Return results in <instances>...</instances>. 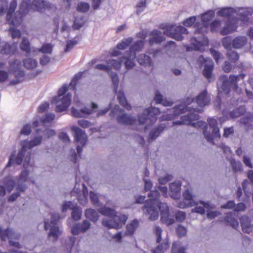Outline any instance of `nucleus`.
Segmentation results:
<instances>
[{
	"label": "nucleus",
	"mask_w": 253,
	"mask_h": 253,
	"mask_svg": "<svg viewBox=\"0 0 253 253\" xmlns=\"http://www.w3.org/2000/svg\"><path fill=\"white\" fill-rule=\"evenodd\" d=\"M110 219L103 218L102 220V225L108 229H119L124 225L128 218V216L126 214H120L119 215L110 217Z\"/></svg>",
	"instance_id": "8"
},
{
	"label": "nucleus",
	"mask_w": 253,
	"mask_h": 253,
	"mask_svg": "<svg viewBox=\"0 0 253 253\" xmlns=\"http://www.w3.org/2000/svg\"><path fill=\"white\" fill-rule=\"evenodd\" d=\"M185 248L179 243H174L172 245V253H184Z\"/></svg>",
	"instance_id": "47"
},
{
	"label": "nucleus",
	"mask_w": 253,
	"mask_h": 253,
	"mask_svg": "<svg viewBox=\"0 0 253 253\" xmlns=\"http://www.w3.org/2000/svg\"><path fill=\"white\" fill-rule=\"evenodd\" d=\"M138 62L144 66H150L152 64L151 58L146 54H140L137 58Z\"/></svg>",
	"instance_id": "34"
},
{
	"label": "nucleus",
	"mask_w": 253,
	"mask_h": 253,
	"mask_svg": "<svg viewBox=\"0 0 253 253\" xmlns=\"http://www.w3.org/2000/svg\"><path fill=\"white\" fill-rule=\"evenodd\" d=\"M231 165L235 171L242 170V165L240 162H236L234 160L231 161Z\"/></svg>",
	"instance_id": "59"
},
{
	"label": "nucleus",
	"mask_w": 253,
	"mask_h": 253,
	"mask_svg": "<svg viewBox=\"0 0 253 253\" xmlns=\"http://www.w3.org/2000/svg\"><path fill=\"white\" fill-rule=\"evenodd\" d=\"M84 21L82 17L77 18L75 19L72 28L74 30H78L84 25Z\"/></svg>",
	"instance_id": "56"
},
{
	"label": "nucleus",
	"mask_w": 253,
	"mask_h": 253,
	"mask_svg": "<svg viewBox=\"0 0 253 253\" xmlns=\"http://www.w3.org/2000/svg\"><path fill=\"white\" fill-rule=\"evenodd\" d=\"M58 26L60 27L62 32H69L70 30V26L64 19L62 20L60 24L58 25Z\"/></svg>",
	"instance_id": "63"
},
{
	"label": "nucleus",
	"mask_w": 253,
	"mask_h": 253,
	"mask_svg": "<svg viewBox=\"0 0 253 253\" xmlns=\"http://www.w3.org/2000/svg\"><path fill=\"white\" fill-rule=\"evenodd\" d=\"M199 60L200 62L204 61L206 63L204 67L203 73L206 78L208 79H211V73L213 68V62L210 59H205L203 56H200L199 58Z\"/></svg>",
	"instance_id": "21"
},
{
	"label": "nucleus",
	"mask_w": 253,
	"mask_h": 253,
	"mask_svg": "<svg viewBox=\"0 0 253 253\" xmlns=\"http://www.w3.org/2000/svg\"><path fill=\"white\" fill-rule=\"evenodd\" d=\"M19 47L21 50L26 53H29L31 52L30 43L27 38L25 37L22 38Z\"/></svg>",
	"instance_id": "40"
},
{
	"label": "nucleus",
	"mask_w": 253,
	"mask_h": 253,
	"mask_svg": "<svg viewBox=\"0 0 253 253\" xmlns=\"http://www.w3.org/2000/svg\"><path fill=\"white\" fill-rule=\"evenodd\" d=\"M68 87L66 85L61 87L58 94L52 100V103L56 106V111L61 112L66 110L71 103L72 95L67 92Z\"/></svg>",
	"instance_id": "4"
},
{
	"label": "nucleus",
	"mask_w": 253,
	"mask_h": 253,
	"mask_svg": "<svg viewBox=\"0 0 253 253\" xmlns=\"http://www.w3.org/2000/svg\"><path fill=\"white\" fill-rule=\"evenodd\" d=\"M208 122L209 130L208 126H204V134L208 141L212 142L214 138L220 137L219 128L217 126V122L215 119H210Z\"/></svg>",
	"instance_id": "11"
},
{
	"label": "nucleus",
	"mask_w": 253,
	"mask_h": 253,
	"mask_svg": "<svg viewBox=\"0 0 253 253\" xmlns=\"http://www.w3.org/2000/svg\"><path fill=\"white\" fill-rule=\"evenodd\" d=\"M77 204L72 203V202H65L61 207V210L62 212H65L68 209L72 210L76 207Z\"/></svg>",
	"instance_id": "58"
},
{
	"label": "nucleus",
	"mask_w": 253,
	"mask_h": 253,
	"mask_svg": "<svg viewBox=\"0 0 253 253\" xmlns=\"http://www.w3.org/2000/svg\"><path fill=\"white\" fill-rule=\"evenodd\" d=\"M193 101L192 98L188 97L184 103L174 107L173 108V114H168L163 117V120H168L173 119L180 115L181 114L186 113V112H191V108L187 106Z\"/></svg>",
	"instance_id": "12"
},
{
	"label": "nucleus",
	"mask_w": 253,
	"mask_h": 253,
	"mask_svg": "<svg viewBox=\"0 0 253 253\" xmlns=\"http://www.w3.org/2000/svg\"><path fill=\"white\" fill-rule=\"evenodd\" d=\"M0 236L2 240H5L6 238L11 239L14 237V233L11 230H3L0 227Z\"/></svg>",
	"instance_id": "43"
},
{
	"label": "nucleus",
	"mask_w": 253,
	"mask_h": 253,
	"mask_svg": "<svg viewBox=\"0 0 253 253\" xmlns=\"http://www.w3.org/2000/svg\"><path fill=\"white\" fill-rule=\"evenodd\" d=\"M235 13L238 14L241 21L247 22L248 21V16L253 13V8L250 7L238 8L235 9Z\"/></svg>",
	"instance_id": "22"
},
{
	"label": "nucleus",
	"mask_w": 253,
	"mask_h": 253,
	"mask_svg": "<svg viewBox=\"0 0 253 253\" xmlns=\"http://www.w3.org/2000/svg\"><path fill=\"white\" fill-rule=\"evenodd\" d=\"M123 62L122 57L120 58L118 60L114 59H110L107 60V63L109 67V71L112 69L115 70H120L122 67V63Z\"/></svg>",
	"instance_id": "32"
},
{
	"label": "nucleus",
	"mask_w": 253,
	"mask_h": 253,
	"mask_svg": "<svg viewBox=\"0 0 253 253\" xmlns=\"http://www.w3.org/2000/svg\"><path fill=\"white\" fill-rule=\"evenodd\" d=\"M211 99L206 90L203 91L196 98V102L199 106L203 107L210 103Z\"/></svg>",
	"instance_id": "25"
},
{
	"label": "nucleus",
	"mask_w": 253,
	"mask_h": 253,
	"mask_svg": "<svg viewBox=\"0 0 253 253\" xmlns=\"http://www.w3.org/2000/svg\"><path fill=\"white\" fill-rule=\"evenodd\" d=\"M135 56L134 53L126 52L125 56L122 57L123 62L127 70L131 69L135 66L134 59Z\"/></svg>",
	"instance_id": "24"
},
{
	"label": "nucleus",
	"mask_w": 253,
	"mask_h": 253,
	"mask_svg": "<svg viewBox=\"0 0 253 253\" xmlns=\"http://www.w3.org/2000/svg\"><path fill=\"white\" fill-rule=\"evenodd\" d=\"M29 174V171L27 169L23 170L19 175L18 179L16 181V189L17 192L13 193L10 195L8 199L9 202L15 201L20 195V192H24L27 189V186L25 184Z\"/></svg>",
	"instance_id": "9"
},
{
	"label": "nucleus",
	"mask_w": 253,
	"mask_h": 253,
	"mask_svg": "<svg viewBox=\"0 0 253 253\" xmlns=\"http://www.w3.org/2000/svg\"><path fill=\"white\" fill-rule=\"evenodd\" d=\"M181 183L179 181H175L169 184V190L171 193L177 194L181 189Z\"/></svg>",
	"instance_id": "42"
},
{
	"label": "nucleus",
	"mask_w": 253,
	"mask_h": 253,
	"mask_svg": "<svg viewBox=\"0 0 253 253\" xmlns=\"http://www.w3.org/2000/svg\"><path fill=\"white\" fill-rule=\"evenodd\" d=\"M160 196L158 191H151L149 195L150 199L146 202L142 209L144 213L148 216L150 220L154 221L159 217V208L161 212V221L167 225H170L174 222L173 216L169 214L167 204L159 202L158 199Z\"/></svg>",
	"instance_id": "1"
},
{
	"label": "nucleus",
	"mask_w": 253,
	"mask_h": 253,
	"mask_svg": "<svg viewBox=\"0 0 253 253\" xmlns=\"http://www.w3.org/2000/svg\"><path fill=\"white\" fill-rule=\"evenodd\" d=\"M184 199L180 201L178 204L179 208L181 209L189 207V206L195 201L193 200V196L191 190H186L183 193Z\"/></svg>",
	"instance_id": "20"
},
{
	"label": "nucleus",
	"mask_w": 253,
	"mask_h": 253,
	"mask_svg": "<svg viewBox=\"0 0 253 253\" xmlns=\"http://www.w3.org/2000/svg\"><path fill=\"white\" fill-rule=\"evenodd\" d=\"M21 67V63L19 60H15L10 64V71L12 72H17Z\"/></svg>",
	"instance_id": "57"
},
{
	"label": "nucleus",
	"mask_w": 253,
	"mask_h": 253,
	"mask_svg": "<svg viewBox=\"0 0 253 253\" xmlns=\"http://www.w3.org/2000/svg\"><path fill=\"white\" fill-rule=\"evenodd\" d=\"M235 9L231 7H226L218 12V15L222 17H230L235 13Z\"/></svg>",
	"instance_id": "41"
},
{
	"label": "nucleus",
	"mask_w": 253,
	"mask_h": 253,
	"mask_svg": "<svg viewBox=\"0 0 253 253\" xmlns=\"http://www.w3.org/2000/svg\"><path fill=\"white\" fill-rule=\"evenodd\" d=\"M98 105L93 102H92L89 105L84 106V107L82 108V111L83 112L84 117L85 115L93 114L96 111Z\"/></svg>",
	"instance_id": "33"
},
{
	"label": "nucleus",
	"mask_w": 253,
	"mask_h": 253,
	"mask_svg": "<svg viewBox=\"0 0 253 253\" xmlns=\"http://www.w3.org/2000/svg\"><path fill=\"white\" fill-rule=\"evenodd\" d=\"M214 16V12L213 10H209L201 15V20L206 25V23L210 21Z\"/></svg>",
	"instance_id": "44"
},
{
	"label": "nucleus",
	"mask_w": 253,
	"mask_h": 253,
	"mask_svg": "<svg viewBox=\"0 0 253 253\" xmlns=\"http://www.w3.org/2000/svg\"><path fill=\"white\" fill-rule=\"evenodd\" d=\"M24 73L23 71H18V73L15 74V80H12L10 82L12 85H15L20 83L24 80Z\"/></svg>",
	"instance_id": "46"
},
{
	"label": "nucleus",
	"mask_w": 253,
	"mask_h": 253,
	"mask_svg": "<svg viewBox=\"0 0 253 253\" xmlns=\"http://www.w3.org/2000/svg\"><path fill=\"white\" fill-rule=\"evenodd\" d=\"M232 40L231 37L227 36L222 39L221 42L223 47L228 50L231 49L232 47Z\"/></svg>",
	"instance_id": "45"
},
{
	"label": "nucleus",
	"mask_w": 253,
	"mask_h": 253,
	"mask_svg": "<svg viewBox=\"0 0 253 253\" xmlns=\"http://www.w3.org/2000/svg\"><path fill=\"white\" fill-rule=\"evenodd\" d=\"M132 42V39L131 38H128L124 39L122 42L117 45V48L119 49H124Z\"/></svg>",
	"instance_id": "54"
},
{
	"label": "nucleus",
	"mask_w": 253,
	"mask_h": 253,
	"mask_svg": "<svg viewBox=\"0 0 253 253\" xmlns=\"http://www.w3.org/2000/svg\"><path fill=\"white\" fill-rule=\"evenodd\" d=\"M247 42L248 40L246 37L238 36L233 40L232 47L236 49L241 48L247 43Z\"/></svg>",
	"instance_id": "27"
},
{
	"label": "nucleus",
	"mask_w": 253,
	"mask_h": 253,
	"mask_svg": "<svg viewBox=\"0 0 253 253\" xmlns=\"http://www.w3.org/2000/svg\"><path fill=\"white\" fill-rule=\"evenodd\" d=\"M38 50L43 53L50 54L52 50V47L50 44H45L42 46L41 48L38 49Z\"/></svg>",
	"instance_id": "60"
},
{
	"label": "nucleus",
	"mask_w": 253,
	"mask_h": 253,
	"mask_svg": "<svg viewBox=\"0 0 253 253\" xmlns=\"http://www.w3.org/2000/svg\"><path fill=\"white\" fill-rule=\"evenodd\" d=\"M241 224L244 232L249 233L253 230V225L251 220L247 216H243L241 219Z\"/></svg>",
	"instance_id": "28"
},
{
	"label": "nucleus",
	"mask_w": 253,
	"mask_h": 253,
	"mask_svg": "<svg viewBox=\"0 0 253 253\" xmlns=\"http://www.w3.org/2000/svg\"><path fill=\"white\" fill-rule=\"evenodd\" d=\"M144 46V41L143 40H139L136 41L130 48L129 53H134L136 55V52L141 51Z\"/></svg>",
	"instance_id": "35"
},
{
	"label": "nucleus",
	"mask_w": 253,
	"mask_h": 253,
	"mask_svg": "<svg viewBox=\"0 0 253 253\" xmlns=\"http://www.w3.org/2000/svg\"><path fill=\"white\" fill-rule=\"evenodd\" d=\"M72 216L74 219L78 220L81 218L82 214V210L80 208L77 207V205L76 207L72 210Z\"/></svg>",
	"instance_id": "53"
},
{
	"label": "nucleus",
	"mask_w": 253,
	"mask_h": 253,
	"mask_svg": "<svg viewBox=\"0 0 253 253\" xmlns=\"http://www.w3.org/2000/svg\"><path fill=\"white\" fill-rule=\"evenodd\" d=\"M77 43L78 42L75 40L67 41L66 42V46L65 51L66 52L70 51Z\"/></svg>",
	"instance_id": "62"
},
{
	"label": "nucleus",
	"mask_w": 253,
	"mask_h": 253,
	"mask_svg": "<svg viewBox=\"0 0 253 253\" xmlns=\"http://www.w3.org/2000/svg\"><path fill=\"white\" fill-rule=\"evenodd\" d=\"M80 185L76 183L72 192V194H77L78 200L79 203L83 205H85L87 202V189L84 184H82V191L80 190Z\"/></svg>",
	"instance_id": "18"
},
{
	"label": "nucleus",
	"mask_w": 253,
	"mask_h": 253,
	"mask_svg": "<svg viewBox=\"0 0 253 253\" xmlns=\"http://www.w3.org/2000/svg\"><path fill=\"white\" fill-rule=\"evenodd\" d=\"M42 140V136H36L31 141L21 142V149L14 159L13 156L10 158L6 167H9L14 163L20 165L23 161H24L23 167L25 168L28 167L30 163L31 152L30 150L34 147L40 145Z\"/></svg>",
	"instance_id": "3"
},
{
	"label": "nucleus",
	"mask_w": 253,
	"mask_h": 253,
	"mask_svg": "<svg viewBox=\"0 0 253 253\" xmlns=\"http://www.w3.org/2000/svg\"><path fill=\"white\" fill-rule=\"evenodd\" d=\"M117 99L120 103L127 110L131 109V106L127 103L124 92L120 90L117 93Z\"/></svg>",
	"instance_id": "37"
},
{
	"label": "nucleus",
	"mask_w": 253,
	"mask_h": 253,
	"mask_svg": "<svg viewBox=\"0 0 253 253\" xmlns=\"http://www.w3.org/2000/svg\"><path fill=\"white\" fill-rule=\"evenodd\" d=\"M161 32L158 30H155L151 33V38L149 40V42L151 44L154 43H159L162 42L164 39L161 36Z\"/></svg>",
	"instance_id": "30"
},
{
	"label": "nucleus",
	"mask_w": 253,
	"mask_h": 253,
	"mask_svg": "<svg viewBox=\"0 0 253 253\" xmlns=\"http://www.w3.org/2000/svg\"><path fill=\"white\" fill-rule=\"evenodd\" d=\"M237 28L236 23L234 21H228L224 27L221 29L220 33L226 35L235 32Z\"/></svg>",
	"instance_id": "26"
},
{
	"label": "nucleus",
	"mask_w": 253,
	"mask_h": 253,
	"mask_svg": "<svg viewBox=\"0 0 253 253\" xmlns=\"http://www.w3.org/2000/svg\"><path fill=\"white\" fill-rule=\"evenodd\" d=\"M89 7L90 5L89 3L81 2L78 4L77 9L79 12L84 13L88 10Z\"/></svg>",
	"instance_id": "51"
},
{
	"label": "nucleus",
	"mask_w": 253,
	"mask_h": 253,
	"mask_svg": "<svg viewBox=\"0 0 253 253\" xmlns=\"http://www.w3.org/2000/svg\"><path fill=\"white\" fill-rule=\"evenodd\" d=\"M187 33V30L181 26H173L166 28L164 34L170 37L177 41H181L183 39L182 34Z\"/></svg>",
	"instance_id": "16"
},
{
	"label": "nucleus",
	"mask_w": 253,
	"mask_h": 253,
	"mask_svg": "<svg viewBox=\"0 0 253 253\" xmlns=\"http://www.w3.org/2000/svg\"><path fill=\"white\" fill-rule=\"evenodd\" d=\"M110 76L114 86V92L116 93L119 84V78L116 73L111 72Z\"/></svg>",
	"instance_id": "49"
},
{
	"label": "nucleus",
	"mask_w": 253,
	"mask_h": 253,
	"mask_svg": "<svg viewBox=\"0 0 253 253\" xmlns=\"http://www.w3.org/2000/svg\"><path fill=\"white\" fill-rule=\"evenodd\" d=\"M98 211L102 215L112 217L116 214V212L114 209H111L105 205L98 209Z\"/></svg>",
	"instance_id": "36"
},
{
	"label": "nucleus",
	"mask_w": 253,
	"mask_h": 253,
	"mask_svg": "<svg viewBox=\"0 0 253 253\" xmlns=\"http://www.w3.org/2000/svg\"><path fill=\"white\" fill-rule=\"evenodd\" d=\"M238 79L239 77L234 75H231L229 78L225 75L220 76L217 84L218 92L227 94L231 88L236 89Z\"/></svg>",
	"instance_id": "6"
},
{
	"label": "nucleus",
	"mask_w": 253,
	"mask_h": 253,
	"mask_svg": "<svg viewBox=\"0 0 253 253\" xmlns=\"http://www.w3.org/2000/svg\"><path fill=\"white\" fill-rule=\"evenodd\" d=\"M17 2L16 0H12L8 6V3L7 0H0V16L4 15L6 12V20L9 24L13 26H18L12 23V20L14 19V14L12 15L17 7ZM15 14V13H14Z\"/></svg>",
	"instance_id": "7"
},
{
	"label": "nucleus",
	"mask_w": 253,
	"mask_h": 253,
	"mask_svg": "<svg viewBox=\"0 0 253 253\" xmlns=\"http://www.w3.org/2000/svg\"><path fill=\"white\" fill-rule=\"evenodd\" d=\"M94 68L96 70L104 71L107 73L110 72L109 67L107 62H106V64H97L95 66Z\"/></svg>",
	"instance_id": "61"
},
{
	"label": "nucleus",
	"mask_w": 253,
	"mask_h": 253,
	"mask_svg": "<svg viewBox=\"0 0 253 253\" xmlns=\"http://www.w3.org/2000/svg\"><path fill=\"white\" fill-rule=\"evenodd\" d=\"M71 130L74 132L75 140L77 144V154L80 156L82 148L85 145L87 141L86 135L84 131L77 126H73Z\"/></svg>",
	"instance_id": "15"
},
{
	"label": "nucleus",
	"mask_w": 253,
	"mask_h": 253,
	"mask_svg": "<svg viewBox=\"0 0 253 253\" xmlns=\"http://www.w3.org/2000/svg\"><path fill=\"white\" fill-rule=\"evenodd\" d=\"M228 59L233 62H236L239 59V55L235 51L230 49L227 53Z\"/></svg>",
	"instance_id": "50"
},
{
	"label": "nucleus",
	"mask_w": 253,
	"mask_h": 253,
	"mask_svg": "<svg viewBox=\"0 0 253 253\" xmlns=\"http://www.w3.org/2000/svg\"><path fill=\"white\" fill-rule=\"evenodd\" d=\"M112 113H115L117 115V121L118 123L123 125H131L134 124L136 119L130 115L127 114L124 110L120 108L118 105L115 106Z\"/></svg>",
	"instance_id": "13"
},
{
	"label": "nucleus",
	"mask_w": 253,
	"mask_h": 253,
	"mask_svg": "<svg viewBox=\"0 0 253 253\" xmlns=\"http://www.w3.org/2000/svg\"><path fill=\"white\" fill-rule=\"evenodd\" d=\"M146 7V0H140L136 5V14H140L143 11Z\"/></svg>",
	"instance_id": "52"
},
{
	"label": "nucleus",
	"mask_w": 253,
	"mask_h": 253,
	"mask_svg": "<svg viewBox=\"0 0 253 253\" xmlns=\"http://www.w3.org/2000/svg\"><path fill=\"white\" fill-rule=\"evenodd\" d=\"M160 109L156 107H149L145 109L143 113L138 117V121L141 124L149 125L155 122L156 116L160 113Z\"/></svg>",
	"instance_id": "10"
},
{
	"label": "nucleus",
	"mask_w": 253,
	"mask_h": 253,
	"mask_svg": "<svg viewBox=\"0 0 253 253\" xmlns=\"http://www.w3.org/2000/svg\"><path fill=\"white\" fill-rule=\"evenodd\" d=\"M16 45L11 47L9 44H5L3 49L1 50V52L4 54H13L16 51Z\"/></svg>",
	"instance_id": "55"
},
{
	"label": "nucleus",
	"mask_w": 253,
	"mask_h": 253,
	"mask_svg": "<svg viewBox=\"0 0 253 253\" xmlns=\"http://www.w3.org/2000/svg\"><path fill=\"white\" fill-rule=\"evenodd\" d=\"M139 226V221L137 219H134L129 222L126 226V234L131 235L133 234Z\"/></svg>",
	"instance_id": "31"
},
{
	"label": "nucleus",
	"mask_w": 253,
	"mask_h": 253,
	"mask_svg": "<svg viewBox=\"0 0 253 253\" xmlns=\"http://www.w3.org/2000/svg\"><path fill=\"white\" fill-rule=\"evenodd\" d=\"M65 215L60 216L58 213H52L50 215V221L46 219L44 221V228L45 230L50 229L48 234V238L51 241L54 242L57 240L61 234V231L56 226V222L58 220L63 218Z\"/></svg>",
	"instance_id": "5"
},
{
	"label": "nucleus",
	"mask_w": 253,
	"mask_h": 253,
	"mask_svg": "<svg viewBox=\"0 0 253 253\" xmlns=\"http://www.w3.org/2000/svg\"><path fill=\"white\" fill-rule=\"evenodd\" d=\"M221 21L215 20L211 24V27L212 31H217L219 30L221 26Z\"/></svg>",
	"instance_id": "64"
},
{
	"label": "nucleus",
	"mask_w": 253,
	"mask_h": 253,
	"mask_svg": "<svg viewBox=\"0 0 253 253\" xmlns=\"http://www.w3.org/2000/svg\"><path fill=\"white\" fill-rule=\"evenodd\" d=\"M85 217L92 222H96L99 217L98 213L93 209H88L85 211Z\"/></svg>",
	"instance_id": "38"
},
{
	"label": "nucleus",
	"mask_w": 253,
	"mask_h": 253,
	"mask_svg": "<svg viewBox=\"0 0 253 253\" xmlns=\"http://www.w3.org/2000/svg\"><path fill=\"white\" fill-rule=\"evenodd\" d=\"M90 226V222L87 220H84L81 224H77L72 228V233L75 235H78L81 232H85Z\"/></svg>",
	"instance_id": "23"
},
{
	"label": "nucleus",
	"mask_w": 253,
	"mask_h": 253,
	"mask_svg": "<svg viewBox=\"0 0 253 253\" xmlns=\"http://www.w3.org/2000/svg\"><path fill=\"white\" fill-rule=\"evenodd\" d=\"M169 248V245L167 242H164L161 245L158 246L153 251L154 253H164Z\"/></svg>",
	"instance_id": "48"
},
{
	"label": "nucleus",
	"mask_w": 253,
	"mask_h": 253,
	"mask_svg": "<svg viewBox=\"0 0 253 253\" xmlns=\"http://www.w3.org/2000/svg\"><path fill=\"white\" fill-rule=\"evenodd\" d=\"M199 116L197 114H190L183 116L181 118L180 121L173 122V125H190L193 127H201L204 126L205 123L202 121H197Z\"/></svg>",
	"instance_id": "14"
},
{
	"label": "nucleus",
	"mask_w": 253,
	"mask_h": 253,
	"mask_svg": "<svg viewBox=\"0 0 253 253\" xmlns=\"http://www.w3.org/2000/svg\"><path fill=\"white\" fill-rule=\"evenodd\" d=\"M55 9V6L54 4L44 0L23 1L19 6V10L15 12L12 23L16 25H20L22 22L23 17L30 11H42L45 9L54 10Z\"/></svg>",
	"instance_id": "2"
},
{
	"label": "nucleus",
	"mask_w": 253,
	"mask_h": 253,
	"mask_svg": "<svg viewBox=\"0 0 253 253\" xmlns=\"http://www.w3.org/2000/svg\"><path fill=\"white\" fill-rule=\"evenodd\" d=\"M166 127V125L161 124L159 126L154 128L150 133L148 138L149 142L153 141L164 130Z\"/></svg>",
	"instance_id": "29"
},
{
	"label": "nucleus",
	"mask_w": 253,
	"mask_h": 253,
	"mask_svg": "<svg viewBox=\"0 0 253 253\" xmlns=\"http://www.w3.org/2000/svg\"><path fill=\"white\" fill-rule=\"evenodd\" d=\"M189 207H195L191 210L192 212H195L201 214L205 213V211L210 209V205L209 203H205L203 201L199 202L194 201Z\"/></svg>",
	"instance_id": "19"
},
{
	"label": "nucleus",
	"mask_w": 253,
	"mask_h": 253,
	"mask_svg": "<svg viewBox=\"0 0 253 253\" xmlns=\"http://www.w3.org/2000/svg\"><path fill=\"white\" fill-rule=\"evenodd\" d=\"M16 185V181L12 176H8L3 179V184L0 185V196L4 197L6 192L10 193Z\"/></svg>",
	"instance_id": "17"
},
{
	"label": "nucleus",
	"mask_w": 253,
	"mask_h": 253,
	"mask_svg": "<svg viewBox=\"0 0 253 253\" xmlns=\"http://www.w3.org/2000/svg\"><path fill=\"white\" fill-rule=\"evenodd\" d=\"M23 65L27 69L33 70L37 67L38 63L35 59L28 58L23 61Z\"/></svg>",
	"instance_id": "39"
}]
</instances>
